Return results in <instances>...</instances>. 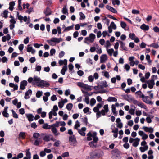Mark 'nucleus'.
<instances>
[{"mask_svg": "<svg viewBox=\"0 0 159 159\" xmlns=\"http://www.w3.org/2000/svg\"><path fill=\"white\" fill-rule=\"evenodd\" d=\"M87 140L88 141H91L92 140V138H93V142L95 143H96L99 139L98 138L97 136V133L96 132H94L92 134L91 132H89L87 134Z\"/></svg>", "mask_w": 159, "mask_h": 159, "instance_id": "1", "label": "nucleus"}, {"mask_svg": "<svg viewBox=\"0 0 159 159\" xmlns=\"http://www.w3.org/2000/svg\"><path fill=\"white\" fill-rule=\"evenodd\" d=\"M62 40V39L61 38H58L55 37H53L50 40H48L47 42L50 45H53L52 42H54L56 43H59Z\"/></svg>", "mask_w": 159, "mask_h": 159, "instance_id": "2", "label": "nucleus"}, {"mask_svg": "<svg viewBox=\"0 0 159 159\" xmlns=\"http://www.w3.org/2000/svg\"><path fill=\"white\" fill-rule=\"evenodd\" d=\"M95 38V35L93 33H91L89 35V37H87L85 38V41L84 42L85 43L88 44L87 42V41H89L91 43H93L94 41V39Z\"/></svg>", "mask_w": 159, "mask_h": 159, "instance_id": "3", "label": "nucleus"}, {"mask_svg": "<svg viewBox=\"0 0 159 159\" xmlns=\"http://www.w3.org/2000/svg\"><path fill=\"white\" fill-rule=\"evenodd\" d=\"M69 143L70 145H74L76 144L77 141L76 138L74 135H70L69 138Z\"/></svg>", "mask_w": 159, "mask_h": 159, "instance_id": "4", "label": "nucleus"}, {"mask_svg": "<svg viewBox=\"0 0 159 159\" xmlns=\"http://www.w3.org/2000/svg\"><path fill=\"white\" fill-rule=\"evenodd\" d=\"M33 79V81L32 83V85L40 87V78L36 76H34Z\"/></svg>", "mask_w": 159, "mask_h": 159, "instance_id": "5", "label": "nucleus"}, {"mask_svg": "<svg viewBox=\"0 0 159 159\" xmlns=\"http://www.w3.org/2000/svg\"><path fill=\"white\" fill-rule=\"evenodd\" d=\"M146 83L148 84V87L150 89L153 88L155 85L154 80L153 78H152L149 81H146Z\"/></svg>", "mask_w": 159, "mask_h": 159, "instance_id": "6", "label": "nucleus"}, {"mask_svg": "<svg viewBox=\"0 0 159 159\" xmlns=\"http://www.w3.org/2000/svg\"><path fill=\"white\" fill-rule=\"evenodd\" d=\"M50 84L46 81L40 80V88H43L44 87L48 88L50 86Z\"/></svg>", "mask_w": 159, "mask_h": 159, "instance_id": "7", "label": "nucleus"}, {"mask_svg": "<svg viewBox=\"0 0 159 159\" xmlns=\"http://www.w3.org/2000/svg\"><path fill=\"white\" fill-rule=\"evenodd\" d=\"M27 81L24 80L20 82V89L22 90H24L25 88V86L27 85Z\"/></svg>", "mask_w": 159, "mask_h": 159, "instance_id": "8", "label": "nucleus"}, {"mask_svg": "<svg viewBox=\"0 0 159 159\" xmlns=\"http://www.w3.org/2000/svg\"><path fill=\"white\" fill-rule=\"evenodd\" d=\"M106 7L107 9L110 11L112 13H117V11L115 9L109 5H107Z\"/></svg>", "mask_w": 159, "mask_h": 159, "instance_id": "9", "label": "nucleus"}, {"mask_svg": "<svg viewBox=\"0 0 159 159\" xmlns=\"http://www.w3.org/2000/svg\"><path fill=\"white\" fill-rule=\"evenodd\" d=\"M107 55L103 54L100 57V61L101 63H104L107 60Z\"/></svg>", "mask_w": 159, "mask_h": 159, "instance_id": "10", "label": "nucleus"}, {"mask_svg": "<svg viewBox=\"0 0 159 159\" xmlns=\"http://www.w3.org/2000/svg\"><path fill=\"white\" fill-rule=\"evenodd\" d=\"M86 129L85 127H83L81 128V130L78 129V132L81 136H84L85 134L84 131Z\"/></svg>", "mask_w": 159, "mask_h": 159, "instance_id": "11", "label": "nucleus"}, {"mask_svg": "<svg viewBox=\"0 0 159 159\" xmlns=\"http://www.w3.org/2000/svg\"><path fill=\"white\" fill-rule=\"evenodd\" d=\"M141 29L145 31H148L149 30V27L148 25H147L145 24H143L140 26Z\"/></svg>", "mask_w": 159, "mask_h": 159, "instance_id": "12", "label": "nucleus"}, {"mask_svg": "<svg viewBox=\"0 0 159 159\" xmlns=\"http://www.w3.org/2000/svg\"><path fill=\"white\" fill-rule=\"evenodd\" d=\"M44 13L46 16H49L51 14L50 9L48 7L46 8V10L44 11Z\"/></svg>", "mask_w": 159, "mask_h": 159, "instance_id": "13", "label": "nucleus"}, {"mask_svg": "<svg viewBox=\"0 0 159 159\" xmlns=\"http://www.w3.org/2000/svg\"><path fill=\"white\" fill-rule=\"evenodd\" d=\"M32 93V90L30 89L28 90L27 92H26L25 95L24 96V98L25 99H27L29 98V95L30 93L31 94Z\"/></svg>", "mask_w": 159, "mask_h": 159, "instance_id": "14", "label": "nucleus"}, {"mask_svg": "<svg viewBox=\"0 0 159 159\" xmlns=\"http://www.w3.org/2000/svg\"><path fill=\"white\" fill-rule=\"evenodd\" d=\"M68 68L69 72L71 74H72L74 72V70L72 71V70L74 68V66L72 64L70 63L69 64Z\"/></svg>", "mask_w": 159, "mask_h": 159, "instance_id": "15", "label": "nucleus"}, {"mask_svg": "<svg viewBox=\"0 0 159 159\" xmlns=\"http://www.w3.org/2000/svg\"><path fill=\"white\" fill-rule=\"evenodd\" d=\"M136 139L135 142L133 143L132 144L133 146L134 147H136L138 146L139 142L140 140V139L138 138H136Z\"/></svg>", "mask_w": 159, "mask_h": 159, "instance_id": "16", "label": "nucleus"}, {"mask_svg": "<svg viewBox=\"0 0 159 159\" xmlns=\"http://www.w3.org/2000/svg\"><path fill=\"white\" fill-rule=\"evenodd\" d=\"M67 70V66H64L62 69L61 70V73L63 75H64L65 74V72Z\"/></svg>", "mask_w": 159, "mask_h": 159, "instance_id": "17", "label": "nucleus"}, {"mask_svg": "<svg viewBox=\"0 0 159 159\" xmlns=\"http://www.w3.org/2000/svg\"><path fill=\"white\" fill-rule=\"evenodd\" d=\"M15 3L14 1L11 2L9 3V9L11 11H12L14 8V6L15 5Z\"/></svg>", "mask_w": 159, "mask_h": 159, "instance_id": "18", "label": "nucleus"}, {"mask_svg": "<svg viewBox=\"0 0 159 159\" xmlns=\"http://www.w3.org/2000/svg\"><path fill=\"white\" fill-rule=\"evenodd\" d=\"M27 51L28 52H31L33 54H34L35 52V50L32 48V47H28L27 48Z\"/></svg>", "mask_w": 159, "mask_h": 159, "instance_id": "19", "label": "nucleus"}, {"mask_svg": "<svg viewBox=\"0 0 159 159\" xmlns=\"http://www.w3.org/2000/svg\"><path fill=\"white\" fill-rule=\"evenodd\" d=\"M119 42L120 44L121 48L125 51H127V48L125 46V44L123 42L121 41H119Z\"/></svg>", "mask_w": 159, "mask_h": 159, "instance_id": "20", "label": "nucleus"}, {"mask_svg": "<svg viewBox=\"0 0 159 159\" xmlns=\"http://www.w3.org/2000/svg\"><path fill=\"white\" fill-rule=\"evenodd\" d=\"M27 117L29 121H32L34 120V116L31 114H29L27 116Z\"/></svg>", "mask_w": 159, "mask_h": 159, "instance_id": "21", "label": "nucleus"}, {"mask_svg": "<svg viewBox=\"0 0 159 159\" xmlns=\"http://www.w3.org/2000/svg\"><path fill=\"white\" fill-rule=\"evenodd\" d=\"M108 102H116L117 101V99L114 97H110L107 99Z\"/></svg>", "mask_w": 159, "mask_h": 159, "instance_id": "22", "label": "nucleus"}, {"mask_svg": "<svg viewBox=\"0 0 159 159\" xmlns=\"http://www.w3.org/2000/svg\"><path fill=\"white\" fill-rule=\"evenodd\" d=\"M148 46L153 47L154 48H158V47H159V46L158 45V44L156 43H152L150 45H148Z\"/></svg>", "mask_w": 159, "mask_h": 159, "instance_id": "23", "label": "nucleus"}, {"mask_svg": "<svg viewBox=\"0 0 159 159\" xmlns=\"http://www.w3.org/2000/svg\"><path fill=\"white\" fill-rule=\"evenodd\" d=\"M30 149L28 148L26 149V156L27 157L29 158V159H30L31 158V153L29 151Z\"/></svg>", "mask_w": 159, "mask_h": 159, "instance_id": "24", "label": "nucleus"}, {"mask_svg": "<svg viewBox=\"0 0 159 159\" xmlns=\"http://www.w3.org/2000/svg\"><path fill=\"white\" fill-rule=\"evenodd\" d=\"M62 13L65 14H68L67 9L66 7V5L64 6L62 10Z\"/></svg>", "mask_w": 159, "mask_h": 159, "instance_id": "25", "label": "nucleus"}, {"mask_svg": "<svg viewBox=\"0 0 159 159\" xmlns=\"http://www.w3.org/2000/svg\"><path fill=\"white\" fill-rule=\"evenodd\" d=\"M51 126L48 125L47 123L44 124L42 128L44 129H50Z\"/></svg>", "mask_w": 159, "mask_h": 159, "instance_id": "26", "label": "nucleus"}, {"mask_svg": "<svg viewBox=\"0 0 159 159\" xmlns=\"http://www.w3.org/2000/svg\"><path fill=\"white\" fill-rule=\"evenodd\" d=\"M73 106V104L71 103H69L66 105V108L69 111H70Z\"/></svg>", "mask_w": 159, "mask_h": 159, "instance_id": "27", "label": "nucleus"}, {"mask_svg": "<svg viewBox=\"0 0 159 159\" xmlns=\"http://www.w3.org/2000/svg\"><path fill=\"white\" fill-rule=\"evenodd\" d=\"M19 136L20 138H21L22 139H24L25 137V132H20Z\"/></svg>", "mask_w": 159, "mask_h": 159, "instance_id": "28", "label": "nucleus"}, {"mask_svg": "<svg viewBox=\"0 0 159 159\" xmlns=\"http://www.w3.org/2000/svg\"><path fill=\"white\" fill-rule=\"evenodd\" d=\"M74 27V25H72L71 26H68L67 27H66L64 30L63 31L65 32L69 31L71 30H72L73 29Z\"/></svg>", "mask_w": 159, "mask_h": 159, "instance_id": "29", "label": "nucleus"}, {"mask_svg": "<svg viewBox=\"0 0 159 159\" xmlns=\"http://www.w3.org/2000/svg\"><path fill=\"white\" fill-rule=\"evenodd\" d=\"M130 100L133 102V103L137 105L138 104L139 102L137 100H135L134 98H131L130 99Z\"/></svg>", "mask_w": 159, "mask_h": 159, "instance_id": "30", "label": "nucleus"}, {"mask_svg": "<svg viewBox=\"0 0 159 159\" xmlns=\"http://www.w3.org/2000/svg\"><path fill=\"white\" fill-rule=\"evenodd\" d=\"M112 3L113 5L116 4L119 5L120 4V2L119 0H112Z\"/></svg>", "mask_w": 159, "mask_h": 159, "instance_id": "31", "label": "nucleus"}, {"mask_svg": "<svg viewBox=\"0 0 159 159\" xmlns=\"http://www.w3.org/2000/svg\"><path fill=\"white\" fill-rule=\"evenodd\" d=\"M80 16V20H84L85 18V16L84 14L82 12H80L79 13Z\"/></svg>", "mask_w": 159, "mask_h": 159, "instance_id": "32", "label": "nucleus"}, {"mask_svg": "<svg viewBox=\"0 0 159 159\" xmlns=\"http://www.w3.org/2000/svg\"><path fill=\"white\" fill-rule=\"evenodd\" d=\"M11 111L12 113L13 116L14 118L17 119L18 118V115L16 113L15 111L13 110H11Z\"/></svg>", "mask_w": 159, "mask_h": 159, "instance_id": "33", "label": "nucleus"}, {"mask_svg": "<svg viewBox=\"0 0 159 159\" xmlns=\"http://www.w3.org/2000/svg\"><path fill=\"white\" fill-rule=\"evenodd\" d=\"M77 85L78 86L80 87L84 88V86L85 85V84H84L82 82H79L77 83Z\"/></svg>", "mask_w": 159, "mask_h": 159, "instance_id": "34", "label": "nucleus"}, {"mask_svg": "<svg viewBox=\"0 0 159 159\" xmlns=\"http://www.w3.org/2000/svg\"><path fill=\"white\" fill-rule=\"evenodd\" d=\"M95 143L94 142L92 141L89 142V145L91 147L96 148L97 147V144H95Z\"/></svg>", "mask_w": 159, "mask_h": 159, "instance_id": "35", "label": "nucleus"}, {"mask_svg": "<svg viewBox=\"0 0 159 159\" xmlns=\"http://www.w3.org/2000/svg\"><path fill=\"white\" fill-rule=\"evenodd\" d=\"M119 152V151L118 149L115 148L111 151V154L114 155V154H115V153L118 154Z\"/></svg>", "mask_w": 159, "mask_h": 159, "instance_id": "36", "label": "nucleus"}, {"mask_svg": "<svg viewBox=\"0 0 159 159\" xmlns=\"http://www.w3.org/2000/svg\"><path fill=\"white\" fill-rule=\"evenodd\" d=\"M96 101L94 98H92L90 100V105L91 106H93L96 103Z\"/></svg>", "mask_w": 159, "mask_h": 159, "instance_id": "37", "label": "nucleus"}, {"mask_svg": "<svg viewBox=\"0 0 159 159\" xmlns=\"http://www.w3.org/2000/svg\"><path fill=\"white\" fill-rule=\"evenodd\" d=\"M91 86H90L87 84H85L84 89L88 91H91L92 90V89L91 88Z\"/></svg>", "mask_w": 159, "mask_h": 159, "instance_id": "38", "label": "nucleus"}, {"mask_svg": "<svg viewBox=\"0 0 159 159\" xmlns=\"http://www.w3.org/2000/svg\"><path fill=\"white\" fill-rule=\"evenodd\" d=\"M101 84L103 86L107 88L108 87V85L106 81H102L101 83Z\"/></svg>", "mask_w": 159, "mask_h": 159, "instance_id": "39", "label": "nucleus"}, {"mask_svg": "<svg viewBox=\"0 0 159 159\" xmlns=\"http://www.w3.org/2000/svg\"><path fill=\"white\" fill-rule=\"evenodd\" d=\"M107 51L108 54L111 56L112 53L114 52V49L113 48L107 50Z\"/></svg>", "mask_w": 159, "mask_h": 159, "instance_id": "40", "label": "nucleus"}, {"mask_svg": "<svg viewBox=\"0 0 159 159\" xmlns=\"http://www.w3.org/2000/svg\"><path fill=\"white\" fill-rule=\"evenodd\" d=\"M42 111V108H40V114L41 116V117L42 118H44L46 116V113L45 112H42L41 111Z\"/></svg>", "mask_w": 159, "mask_h": 159, "instance_id": "41", "label": "nucleus"}, {"mask_svg": "<svg viewBox=\"0 0 159 159\" xmlns=\"http://www.w3.org/2000/svg\"><path fill=\"white\" fill-rule=\"evenodd\" d=\"M138 106L141 108H143L144 109H145V107H146V106L144 105V104L143 103H142L140 102H139L138 104Z\"/></svg>", "mask_w": 159, "mask_h": 159, "instance_id": "42", "label": "nucleus"}, {"mask_svg": "<svg viewBox=\"0 0 159 159\" xmlns=\"http://www.w3.org/2000/svg\"><path fill=\"white\" fill-rule=\"evenodd\" d=\"M8 13V11L6 10H5L3 12L4 16H3V17L5 18H7V14Z\"/></svg>", "mask_w": 159, "mask_h": 159, "instance_id": "43", "label": "nucleus"}, {"mask_svg": "<svg viewBox=\"0 0 159 159\" xmlns=\"http://www.w3.org/2000/svg\"><path fill=\"white\" fill-rule=\"evenodd\" d=\"M129 37L131 39L133 40L135 37V35L134 33H130L129 35Z\"/></svg>", "mask_w": 159, "mask_h": 159, "instance_id": "44", "label": "nucleus"}, {"mask_svg": "<svg viewBox=\"0 0 159 159\" xmlns=\"http://www.w3.org/2000/svg\"><path fill=\"white\" fill-rule=\"evenodd\" d=\"M80 127V122L78 120H77L76 122V124L74 126V128L75 129H77L78 127Z\"/></svg>", "mask_w": 159, "mask_h": 159, "instance_id": "45", "label": "nucleus"}, {"mask_svg": "<svg viewBox=\"0 0 159 159\" xmlns=\"http://www.w3.org/2000/svg\"><path fill=\"white\" fill-rule=\"evenodd\" d=\"M69 156V153L68 152H66L62 153L61 155L62 157H67Z\"/></svg>", "mask_w": 159, "mask_h": 159, "instance_id": "46", "label": "nucleus"}, {"mask_svg": "<svg viewBox=\"0 0 159 159\" xmlns=\"http://www.w3.org/2000/svg\"><path fill=\"white\" fill-rule=\"evenodd\" d=\"M120 25L121 27L124 29L126 27V24L125 22L123 21H121L120 23Z\"/></svg>", "mask_w": 159, "mask_h": 159, "instance_id": "47", "label": "nucleus"}, {"mask_svg": "<svg viewBox=\"0 0 159 159\" xmlns=\"http://www.w3.org/2000/svg\"><path fill=\"white\" fill-rule=\"evenodd\" d=\"M103 108L104 110L106 111V113H107L109 111L108 105L107 104L105 105L103 107Z\"/></svg>", "mask_w": 159, "mask_h": 159, "instance_id": "48", "label": "nucleus"}, {"mask_svg": "<svg viewBox=\"0 0 159 159\" xmlns=\"http://www.w3.org/2000/svg\"><path fill=\"white\" fill-rule=\"evenodd\" d=\"M65 54V52L63 51H61V52L59 53V57L60 58H61L63 57Z\"/></svg>", "mask_w": 159, "mask_h": 159, "instance_id": "49", "label": "nucleus"}, {"mask_svg": "<svg viewBox=\"0 0 159 159\" xmlns=\"http://www.w3.org/2000/svg\"><path fill=\"white\" fill-rule=\"evenodd\" d=\"M111 25L113 29L116 30V25L113 22H112L111 23Z\"/></svg>", "mask_w": 159, "mask_h": 159, "instance_id": "50", "label": "nucleus"}, {"mask_svg": "<svg viewBox=\"0 0 159 159\" xmlns=\"http://www.w3.org/2000/svg\"><path fill=\"white\" fill-rule=\"evenodd\" d=\"M56 52V50L55 49L52 48L51 49L50 51V55L51 56H52Z\"/></svg>", "mask_w": 159, "mask_h": 159, "instance_id": "51", "label": "nucleus"}, {"mask_svg": "<svg viewBox=\"0 0 159 159\" xmlns=\"http://www.w3.org/2000/svg\"><path fill=\"white\" fill-rule=\"evenodd\" d=\"M132 13L133 14H139V10L136 9H133L132 11Z\"/></svg>", "mask_w": 159, "mask_h": 159, "instance_id": "52", "label": "nucleus"}, {"mask_svg": "<svg viewBox=\"0 0 159 159\" xmlns=\"http://www.w3.org/2000/svg\"><path fill=\"white\" fill-rule=\"evenodd\" d=\"M59 123H60V122H58V121H56V123L55 124H53L52 125H51V127H58V125H59Z\"/></svg>", "mask_w": 159, "mask_h": 159, "instance_id": "53", "label": "nucleus"}, {"mask_svg": "<svg viewBox=\"0 0 159 159\" xmlns=\"http://www.w3.org/2000/svg\"><path fill=\"white\" fill-rule=\"evenodd\" d=\"M135 109L131 108L129 111V113L132 115H134V114Z\"/></svg>", "mask_w": 159, "mask_h": 159, "instance_id": "54", "label": "nucleus"}, {"mask_svg": "<svg viewBox=\"0 0 159 159\" xmlns=\"http://www.w3.org/2000/svg\"><path fill=\"white\" fill-rule=\"evenodd\" d=\"M125 69H126L127 71H128L130 69V66L129 65L127 64H125Z\"/></svg>", "mask_w": 159, "mask_h": 159, "instance_id": "55", "label": "nucleus"}, {"mask_svg": "<svg viewBox=\"0 0 159 159\" xmlns=\"http://www.w3.org/2000/svg\"><path fill=\"white\" fill-rule=\"evenodd\" d=\"M40 136V134L39 133H34L33 135V137L35 139H37Z\"/></svg>", "mask_w": 159, "mask_h": 159, "instance_id": "56", "label": "nucleus"}, {"mask_svg": "<svg viewBox=\"0 0 159 159\" xmlns=\"http://www.w3.org/2000/svg\"><path fill=\"white\" fill-rule=\"evenodd\" d=\"M51 99L52 101H55L57 100V98L55 95H53L51 97Z\"/></svg>", "mask_w": 159, "mask_h": 159, "instance_id": "57", "label": "nucleus"}, {"mask_svg": "<svg viewBox=\"0 0 159 159\" xmlns=\"http://www.w3.org/2000/svg\"><path fill=\"white\" fill-rule=\"evenodd\" d=\"M43 139L46 141H48L50 140L49 137L48 135L45 136L43 138Z\"/></svg>", "mask_w": 159, "mask_h": 159, "instance_id": "58", "label": "nucleus"}, {"mask_svg": "<svg viewBox=\"0 0 159 159\" xmlns=\"http://www.w3.org/2000/svg\"><path fill=\"white\" fill-rule=\"evenodd\" d=\"M2 114L4 117L7 118L9 116V114L7 112H2Z\"/></svg>", "mask_w": 159, "mask_h": 159, "instance_id": "59", "label": "nucleus"}, {"mask_svg": "<svg viewBox=\"0 0 159 159\" xmlns=\"http://www.w3.org/2000/svg\"><path fill=\"white\" fill-rule=\"evenodd\" d=\"M35 58L34 57H32L29 59V61L32 63H34L35 61Z\"/></svg>", "mask_w": 159, "mask_h": 159, "instance_id": "60", "label": "nucleus"}, {"mask_svg": "<svg viewBox=\"0 0 159 159\" xmlns=\"http://www.w3.org/2000/svg\"><path fill=\"white\" fill-rule=\"evenodd\" d=\"M7 59L5 56L3 57L2 59V61L3 63H5L7 62Z\"/></svg>", "mask_w": 159, "mask_h": 159, "instance_id": "61", "label": "nucleus"}, {"mask_svg": "<svg viewBox=\"0 0 159 159\" xmlns=\"http://www.w3.org/2000/svg\"><path fill=\"white\" fill-rule=\"evenodd\" d=\"M153 30L155 32H159V28L157 26L154 27Z\"/></svg>", "mask_w": 159, "mask_h": 159, "instance_id": "62", "label": "nucleus"}, {"mask_svg": "<svg viewBox=\"0 0 159 159\" xmlns=\"http://www.w3.org/2000/svg\"><path fill=\"white\" fill-rule=\"evenodd\" d=\"M85 102L87 104H89V98L88 96H85Z\"/></svg>", "mask_w": 159, "mask_h": 159, "instance_id": "63", "label": "nucleus"}, {"mask_svg": "<svg viewBox=\"0 0 159 159\" xmlns=\"http://www.w3.org/2000/svg\"><path fill=\"white\" fill-rule=\"evenodd\" d=\"M93 77L92 75H90L88 77L89 81L90 82H92L93 81Z\"/></svg>", "mask_w": 159, "mask_h": 159, "instance_id": "64", "label": "nucleus"}]
</instances>
